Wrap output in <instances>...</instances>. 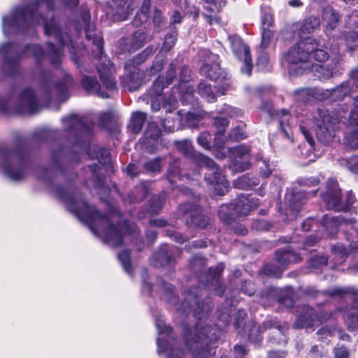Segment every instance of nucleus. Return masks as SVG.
Wrapping results in <instances>:
<instances>
[{"label":"nucleus","instance_id":"1","mask_svg":"<svg viewBox=\"0 0 358 358\" xmlns=\"http://www.w3.org/2000/svg\"><path fill=\"white\" fill-rule=\"evenodd\" d=\"M69 208L83 222H86L93 234L103 236V241L112 247H118L122 243L123 233L111 222H117L119 212L113 213L110 217L100 214L94 206H89L83 199H69Z\"/></svg>","mask_w":358,"mask_h":358},{"label":"nucleus","instance_id":"2","mask_svg":"<svg viewBox=\"0 0 358 358\" xmlns=\"http://www.w3.org/2000/svg\"><path fill=\"white\" fill-rule=\"evenodd\" d=\"M320 46L319 43L313 38L300 40L293 45L285 55L290 72L293 71L300 74L306 70H312L314 67L312 58L320 62L325 61L329 55Z\"/></svg>","mask_w":358,"mask_h":358},{"label":"nucleus","instance_id":"3","mask_svg":"<svg viewBox=\"0 0 358 358\" xmlns=\"http://www.w3.org/2000/svg\"><path fill=\"white\" fill-rule=\"evenodd\" d=\"M41 0H34L27 7H17L8 15L2 17V30L8 36L12 34L24 33L31 26L41 24L45 29V19L38 13Z\"/></svg>","mask_w":358,"mask_h":358},{"label":"nucleus","instance_id":"4","mask_svg":"<svg viewBox=\"0 0 358 358\" xmlns=\"http://www.w3.org/2000/svg\"><path fill=\"white\" fill-rule=\"evenodd\" d=\"M177 149L187 157L194 160L200 166H205L208 172L205 174V180L214 185V192L217 195H224L228 192L229 183L222 171L214 161L201 153L194 151L192 143L188 140L176 141Z\"/></svg>","mask_w":358,"mask_h":358},{"label":"nucleus","instance_id":"5","mask_svg":"<svg viewBox=\"0 0 358 358\" xmlns=\"http://www.w3.org/2000/svg\"><path fill=\"white\" fill-rule=\"evenodd\" d=\"M218 330L215 327L197 323L192 331L185 327L184 338L187 348L192 352L194 358H208L215 354L213 342L217 338Z\"/></svg>","mask_w":358,"mask_h":358},{"label":"nucleus","instance_id":"6","mask_svg":"<svg viewBox=\"0 0 358 358\" xmlns=\"http://www.w3.org/2000/svg\"><path fill=\"white\" fill-rule=\"evenodd\" d=\"M0 52L3 56L1 71L6 75L10 76V74L14 73L18 67L20 59L23 56L28 55L29 52H31L35 58V69H40L41 72L44 69V50L40 45H27L21 50L17 43L8 42L1 46Z\"/></svg>","mask_w":358,"mask_h":358},{"label":"nucleus","instance_id":"7","mask_svg":"<svg viewBox=\"0 0 358 358\" xmlns=\"http://www.w3.org/2000/svg\"><path fill=\"white\" fill-rule=\"evenodd\" d=\"M0 166L3 174L11 181L20 182L27 176V152L19 141L13 149L0 147Z\"/></svg>","mask_w":358,"mask_h":358},{"label":"nucleus","instance_id":"8","mask_svg":"<svg viewBox=\"0 0 358 358\" xmlns=\"http://www.w3.org/2000/svg\"><path fill=\"white\" fill-rule=\"evenodd\" d=\"M83 20L86 26V38L92 41L96 50L98 52L97 56L101 60L100 63L96 64L97 71L102 81L103 85L108 90L115 88L116 82L113 78L115 69L110 62L106 57H103V39L101 36L96 34L94 27L90 24V15L89 13L83 15Z\"/></svg>","mask_w":358,"mask_h":358},{"label":"nucleus","instance_id":"9","mask_svg":"<svg viewBox=\"0 0 358 358\" xmlns=\"http://www.w3.org/2000/svg\"><path fill=\"white\" fill-rule=\"evenodd\" d=\"M355 222L354 219H347L342 216L335 217L327 215L322 219V226L328 236L334 238L338 227L343 231L348 230L347 238L351 241L350 247L352 250L358 251V229L354 227Z\"/></svg>","mask_w":358,"mask_h":358},{"label":"nucleus","instance_id":"10","mask_svg":"<svg viewBox=\"0 0 358 358\" xmlns=\"http://www.w3.org/2000/svg\"><path fill=\"white\" fill-rule=\"evenodd\" d=\"M73 83V78L66 73L52 81L46 77V108L52 107L50 102L52 101L55 104V109L57 110L59 104L69 98V90Z\"/></svg>","mask_w":358,"mask_h":358},{"label":"nucleus","instance_id":"11","mask_svg":"<svg viewBox=\"0 0 358 358\" xmlns=\"http://www.w3.org/2000/svg\"><path fill=\"white\" fill-rule=\"evenodd\" d=\"M322 197L327 208L336 211L347 210L356 201L351 192H348L344 197L341 196L338 182L335 179L328 180L327 191Z\"/></svg>","mask_w":358,"mask_h":358},{"label":"nucleus","instance_id":"12","mask_svg":"<svg viewBox=\"0 0 358 358\" xmlns=\"http://www.w3.org/2000/svg\"><path fill=\"white\" fill-rule=\"evenodd\" d=\"M13 108L19 114L33 115L38 113L41 106L36 91L30 87L22 88L13 104Z\"/></svg>","mask_w":358,"mask_h":358},{"label":"nucleus","instance_id":"13","mask_svg":"<svg viewBox=\"0 0 358 358\" xmlns=\"http://www.w3.org/2000/svg\"><path fill=\"white\" fill-rule=\"evenodd\" d=\"M64 129L72 134L76 143L87 141L93 134L94 124L78 115L71 114L62 119Z\"/></svg>","mask_w":358,"mask_h":358},{"label":"nucleus","instance_id":"14","mask_svg":"<svg viewBox=\"0 0 358 358\" xmlns=\"http://www.w3.org/2000/svg\"><path fill=\"white\" fill-rule=\"evenodd\" d=\"M316 126L315 134L319 141L327 144L333 141L335 136L336 119L331 116L327 111L318 109L314 116Z\"/></svg>","mask_w":358,"mask_h":358},{"label":"nucleus","instance_id":"15","mask_svg":"<svg viewBox=\"0 0 358 358\" xmlns=\"http://www.w3.org/2000/svg\"><path fill=\"white\" fill-rule=\"evenodd\" d=\"M351 89L348 83H343L341 85L331 90H316L312 92L310 89H301L295 92L296 99L301 101H307L308 96L312 93L313 95L321 100L331 99L333 101H338L343 99L346 96L349 95Z\"/></svg>","mask_w":358,"mask_h":358},{"label":"nucleus","instance_id":"16","mask_svg":"<svg viewBox=\"0 0 358 358\" xmlns=\"http://www.w3.org/2000/svg\"><path fill=\"white\" fill-rule=\"evenodd\" d=\"M273 327H274L273 331L274 336L270 338V341L276 343H280L281 341L285 342L284 331L287 328L284 327L280 328V325H278L276 322L273 324L271 320L266 321L262 327L257 326L255 322H251L248 324V327H250L248 334L250 340L255 343H259L262 339L261 334L263 332V331L268 328H272Z\"/></svg>","mask_w":358,"mask_h":358},{"label":"nucleus","instance_id":"17","mask_svg":"<svg viewBox=\"0 0 358 358\" xmlns=\"http://www.w3.org/2000/svg\"><path fill=\"white\" fill-rule=\"evenodd\" d=\"M177 215L180 218L189 217L190 220H187V224H194L201 229L206 228L210 221L208 216L201 213V210L199 206L191 203L181 204L178 207Z\"/></svg>","mask_w":358,"mask_h":358},{"label":"nucleus","instance_id":"18","mask_svg":"<svg viewBox=\"0 0 358 358\" xmlns=\"http://www.w3.org/2000/svg\"><path fill=\"white\" fill-rule=\"evenodd\" d=\"M193 308L195 316L201 319L211 310V305L208 301L200 303L198 301L197 294L190 292L185 298L178 311L181 315H187L192 311Z\"/></svg>","mask_w":358,"mask_h":358},{"label":"nucleus","instance_id":"19","mask_svg":"<svg viewBox=\"0 0 358 358\" xmlns=\"http://www.w3.org/2000/svg\"><path fill=\"white\" fill-rule=\"evenodd\" d=\"M228 38L234 55L240 60H243L244 65L241 69L242 72L250 75L253 65L249 48L237 35H230Z\"/></svg>","mask_w":358,"mask_h":358},{"label":"nucleus","instance_id":"20","mask_svg":"<svg viewBox=\"0 0 358 358\" xmlns=\"http://www.w3.org/2000/svg\"><path fill=\"white\" fill-rule=\"evenodd\" d=\"M331 313L320 311L319 313L312 308L306 306L303 308L297 322L299 327L308 328L318 326L323 322L330 319Z\"/></svg>","mask_w":358,"mask_h":358},{"label":"nucleus","instance_id":"21","mask_svg":"<svg viewBox=\"0 0 358 358\" xmlns=\"http://www.w3.org/2000/svg\"><path fill=\"white\" fill-rule=\"evenodd\" d=\"M46 35L53 36L60 45L69 48L71 53L72 54V60L78 66L79 65L78 59L74 52V46L69 35L67 33H63L55 22H51V26L50 27L46 24Z\"/></svg>","mask_w":358,"mask_h":358},{"label":"nucleus","instance_id":"22","mask_svg":"<svg viewBox=\"0 0 358 358\" xmlns=\"http://www.w3.org/2000/svg\"><path fill=\"white\" fill-rule=\"evenodd\" d=\"M232 157L231 169L237 171H243L249 168L248 156L250 154L249 148L243 145L229 150Z\"/></svg>","mask_w":358,"mask_h":358},{"label":"nucleus","instance_id":"23","mask_svg":"<svg viewBox=\"0 0 358 358\" xmlns=\"http://www.w3.org/2000/svg\"><path fill=\"white\" fill-rule=\"evenodd\" d=\"M157 345L158 352L164 355L166 358H182L184 356V351L176 348L175 341L167 342L162 338H159L157 339Z\"/></svg>","mask_w":358,"mask_h":358},{"label":"nucleus","instance_id":"24","mask_svg":"<svg viewBox=\"0 0 358 358\" xmlns=\"http://www.w3.org/2000/svg\"><path fill=\"white\" fill-rule=\"evenodd\" d=\"M318 190V187L309 192H301L293 190L286 195L285 199L293 208L297 210L298 208L304 203L308 195L315 196Z\"/></svg>","mask_w":358,"mask_h":358},{"label":"nucleus","instance_id":"25","mask_svg":"<svg viewBox=\"0 0 358 358\" xmlns=\"http://www.w3.org/2000/svg\"><path fill=\"white\" fill-rule=\"evenodd\" d=\"M257 203L248 197L241 196L234 204V210L237 215L245 216L257 206Z\"/></svg>","mask_w":358,"mask_h":358},{"label":"nucleus","instance_id":"26","mask_svg":"<svg viewBox=\"0 0 358 358\" xmlns=\"http://www.w3.org/2000/svg\"><path fill=\"white\" fill-rule=\"evenodd\" d=\"M323 21L326 22V32L328 36L330 31L334 30L338 24L339 15L331 7H326L323 9L322 15Z\"/></svg>","mask_w":358,"mask_h":358},{"label":"nucleus","instance_id":"27","mask_svg":"<svg viewBox=\"0 0 358 358\" xmlns=\"http://www.w3.org/2000/svg\"><path fill=\"white\" fill-rule=\"evenodd\" d=\"M213 64L205 63L201 68V72L204 76L210 78L211 80H217L222 76V71L220 65L215 60L218 58L217 55H212Z\"/></svg>","mask_w":358,"mask_h":358},{"label":"nucleus","instance_id":"28","mask_svg":"<svg viewBox=\"0 0 358 358\" xmlns=\"http://www.w3.org/2000/svg\"><path fill=\"white\" fill-rule=\"evenodd\" d=\"M81 85L89 93L95 94L102 98H108V95L106 92L101 90V85L96 78L83 76L81 79Z\"/></svg>","mask_w":358,"mask_h":358},{"label":"nucleus","instance_id":"29","mask_svg":"<svg viewBox=\"0 0 358 358\" xmlns=\"http://www.w3.org/2000/svg\"><path fill=\"white\" fill-rule=\"evenodd\" d=\"M62 56L60 48L52 42L46 43V60L48 59L55 68H58L61 65Z\"/></svg>","mask_w":358,"mask_h":358},{"label":"nucleus","instance_id":"30","mask_svg":"<svg viewBox=\"0 0 358 358\" xmlns=\"http://www.w3.org/2000/svg\"><path fill=\"white\" fill-rule=\"evenodd\" d=\"M276 259L281 266L291 263H298L301 260L300 255L289 250H278L276 252Z\"/></svg>","mask_w":358,"mask_h":358},{"label":"nucleus","instance_id":"31","mask_svg":"<svg viewBox=\"0 0 358 358\" xmlns=\"http://www.w3.org/2000/svg\"><path fill=\"white\" fill-rule=\"evenodd\" d=\"M169 247L167 245H163L160 247L157 253L153 255L155 260V266H166L171 265L173 262V257L169 252Z\"/></svg>","mask_w":358,"mask_h":358},{"label":"nucleus","instance_id":"32","mask_svg":"<svg viewBox=\"0 0 358 358\" xmlns=\"http://www.w3.org/2000/svg\"><path fill=\"white\" fill-rule=\"evenodd\" d=\"M339 64V60L336 59L335 61L332 60L331 63L327 65L319 66L316 70L320 78L324 80L331 78L336 73Z\"/></svg>","mask_w":358,"mask_h":358},{"label":"nucleus","instance_id":"33","mask_svg":"<svg viewBox=\"0 0 358 358\" xmlns=\"http://www.w3.org/2000/svg\"><path fill=\"white\" fill-rule=\"evenodd\" d=\"M320 25V19L315 17H310L305 20L303 24L301 26L300 29L299 30V36L301 38V40H304L307 37L306 34H310L315 29L318 28Z\"/></svg>","mask_w":358,"mask_h":358},{"label":"nucleus","instance_id":"34","mask_svg":"<svg viewBox=\"0 0 358 358\" xmlns=\"http://www.w3.org/2000/svg\"><path fill=\"white\" fill-rule=\"evenodd\" d=\"M214 124L218 129L215 138V143L217 147L222 148L224 145V141L222 139V137L224 133L225 128L229 124V122L226 118L216 117Z\"/></svg>","mask_w":358,"mask_h":358},{"label":"nucleus","instance_id":"35","mask_svg":"<svg viewBox=\"0 0 358 358\" xmlns=\"http://www.w3.org/2000/svg\"><path fill=\"white\" fill-rule=\"evenodd\" d=\"M146 115L141 112H135L132 114L130 129L134 133H139L145 122Z\"/></svg>","mask_w":358,"mask_h":358},{"label":"nucleus","instance_id":"36","mask_svg":"<svg viewBox=\"0 0 358 358\" xmlns=\"http://www.w3.org/2000/svg\"><path fill=\"white\" fill-rule=\"evenodd\" d=\"M217 213L220 219L228 224L234 219V216L236 215L234 210V204L220 206Z\"/></svg>","mask_w":358,"mask_h":358},{"label":"nucleus","instance_id":"37","mask_svg":"<svg viewBox=\"0 0 358 358\" xmlns=\"http://www.w3.org/2000/svg\"><path fill=\"white\" fill-rule=\"evenodd\" d=\"M198 93L205 99L208 102H215L216 96L213 92L210 84L205 82H201L197 88Z\"/></svg>","mask_w":358,"mask_h":358},{"label":"nucleus","instance_id":"38","mask_svg":"<svg viewBox=\"0 0 358 358\" xmlns=\"http://www.w3.org/2000/svg\"><path fill=\"white\" fill-rule=\"evenodd\" d=\"M258 185V179L250 178L249 175H243L234 181V186L238 189H248Z\"/></svg>","mask_w":358,"mask_h":358},{"label":"nucleus","instance_id":"39","mask_svg":"<svg viewBox=\"0 0 358 358\" xmlns=\"http://www.w3.org/2000/svg\"><path fill=\"white\" fill-rule=\"evenodd\" d=\"M206 115V113L201 110L188 112L185 115V123L189 127H195Z\"/></svg>","mask_w":358,"mask_h":358},{"label":"nucleus","instance_id":"40","mask_svg":"<svg viewBox=\"0 0 358 358\" xmlns=\"http://www.w3.org/2000/svg\"><path fill=\"white\" fill-rule=\"evenodd\" d=\"M145 34L141 31H134L131 38H129V43L130 44L129 50H135L143 46L145 43Z\"/></svg>","mask_w":358,"mask_h":358},{"label":"nucleus","instance_id":"41","mask_svg":"<svg viewBox=\"0 0 358 358\" xmlns=\"http://www.w3.org/2000/svg\"><path fill=\"white\" fill-rule=\"evenodd\" d=\"M150 0H144L141 10L136 14L134 23L138 26L145 22L148 19V12L150 6Z\"/></svg>","mask_w":358,"mask_h":358},{"label":"nucleus","instance_id":"42","mask_svg":"<svg viewBox=\"0 0 358 358\" xmlns=\"http://www.w3.org/2000/svg\"><path fill=\"white\" fill-rule=\"evenodd\" d=\"M278 115L280 117V125L282 132L285 136L289 138V132L286 129L285 126H289L291 124L290 120L292 117L289 115L288 112L285 109L281 110Z\"/></svg>","mask_w":358,"mask_h":358},{"label":"nucleus","instance_id":"43","mask_svg":"<svg viewBox=\"0 0 358 358\" xmlns=\"http://www.w3.org/2000/svg\"><path fill=\"white\" fill-rule=\"evenodd\" d=\"M177 36L178 34L176 30L171 29V31L165 36L164 41L162 47V50L166 52L169 51L175 45Z\"/></svg>","mask_w":358,"mask_h":358},{"label":"nucleus","instance_id":"44","mask_svg":"<svg viewBox=\"0 0 358 358\" xmlns=\"http://www.w3.org/2000/svg\"><path fill=\"white\" fill-rule=\"evenodd\" d=\"M166 199L165 194L159 196H155L152 198L151 203L150 204L148 211L150 213H158L161 210L164 201Z\"/></svg>","mask_w":358,"mask_h":358},{"label":"nucleus","instance_id":"45","mask_svg":"<svg viewBox=\"0 0 358 358\" xmlns=\"http://www.w3.org/2000/svg\"><path fill=\"white\" fill-rule=\"evenodd\" d=\"M142 83L140 78L139 71H136L129 76V80L127 83V87L129 91H135L138 90Z\"/></svg>","mask_w":358,"mask_h":358},{"label":"nucleus","instance_id":"46","mask_svg":"<svg viewBox=\"0 0 358 358\" xmlns=\"http://www.w3.org/2000/svg\"><path fill=\"white\" fill-rule=\"evenodd\" d=\"M165 85L166 83L164 81V78L159 77L152 85L150 91V96L153 97L164 98L162 94Z\"/></svg>","mask_w":358,"mask_h":358},{"label":"nucleus","instance_id":"47","mask_svg":"<svg viewBox=\"0 0 358 358\" xmlns=\"http://www.w3.org/2000/svg\"><path fill=\"white\" fill-rule=\"evenodd\" d=\"M341 41H343L348 48L352 50L358 45V33L354 31H350Z\"/></svg>","mask_w":358,"mask_h":358},{"label":"nucleus","instance_id":"48","mask_svg":"<svg viewBox=\"0 0 358 358\" xmlns=\"http://www.w3.org/2000/svg\"><path fill=\"white\" fill-rule=\"evenodd\" d=\"M118 259L121 262L124 271L128 273H131V266L130 263V252L124 250L118 255Z\"/></svg>","mask_w":358,"mask_h":358},{"label":"nucleus","instance_id":"49","mask_svg":"<svg viewBox=\"0 0 358 358\" xmlns=\"http://www.w3.org/2000/svg\"><path fill=\"white\" fill-rule=\"evenodd\" d=\"M273 37V31L271 29L262 27V42L260 43V48L262 49L266 48L270 45Z\"/></svg>","mask_w":358,"mask_h":358},{"label":"nucleus","instance_id":"50","mask_svg":"<svg viewBox=\"0 0 358 358\" xmlns=\"http://www.w3.org/2000/svg\"><path fill=\"white\" fill-rule=\"evenodd\" d=\"M345 143L351 149L358 148V129L350 131L345 136Z\"/></svg>","mask_w":358,"mask_h":358},{"label":"nucleus","instance_id":"51","mask_svg":"<svg viewBox=\"0 0 358 358\" xmlns=\"http://www.w3.org/2000/svg\"><path fill=\"white\" fill-rule=\"evenodd\" d=\"M332 252L338 257V261L342 262L344 259L348 255V250L342 245L337 244L331 248Z\"/></svg>","mask_w":358,"mask_h":358},{"label":"nucleus","instance_id":"52","mask_svg":"<svg viewBox=\"0 0 358 358\" xmlns=\"http://www.w3.org/2000/svg\"><path fill=\"white\" fill-rule=\"evenodd\" d=\"M13 92L10 90L5 96H0V112H6L12 103Z\"/></svg>","mask_w":358,"mask_h":358},{"label":"nucleus","instance_id":"53","mask_svg":"<svg viewBox=\"0 0 358 358\" xmlns=\"http://www.w3.org/2000/svg\"><path fill=\"white\" fill-rule=\"evenodd\" d=\"M245 125L241 123L237 125L230 134L231 138L235 141H240L246 138V135L244 131Z\"/></svg>","mask_w":358,"mask_h":358},{"label":"nucleus","instance_id":"54","mask_svg":"<svg viewBox=\"0 0 358 358\" xmlns=\"http://www.w3.org/2000/svg\"><path fill=\"white\" fill-rule=\"evenodd\" d=\"M206 265V260L200 257H194L191 263L192 269L196 273L204 271Z\"/></svg>","mask_w":358,"mask_h":358},{"label":"nucleus","instance_id":"55","mask_svg":"<svg viewBox=\"0 0 358 358\" xmlns=\"http://www.w3.org/2000/svg\"><path fill=\"white\" fill-rule=\"evenodd\" d=\"M349 122L352 125H358V96L354 98L353 107L350 115Z\"/></svg>","mask_w":358,"mask_h":358},{"label":"nucleus","instance_id":"56","mask_svg":"<svg viewBox=\"0 0 358 358\" xmlns=\"http://www.w3.org/2000/svg\"><path fill=\"white\" fill-rule=\"evenodd\" d=\"M211 136L208 132L201 133L197 138L198 143L203 148L208 150L210 148Z\"/></svg>","mask_w":358,"mask_h":358},{"label":"nucleus","instance_id":"57","mask_svg":"<svg viewBox=\"0 0 358 358\" xmlns=\"http://www.w3.org/2000/svg\"><path fill=\"white\" fill-rule=\"evenodd\" d=\"M299 184L303 187H315L320 184V180L315 177L300 178L298 180Z\"/></svg>","mask_w":358,"mask_h":358},{"label":"nucleus","instance_id":"58","mask_svg":"<svg viewBox=\"0 0 358 358\" xmlns=\"http://www.w3.org/2000/svg\"><path fill=\"white\" fill-rule=\"evenodd\" d=\"M161 131L158 126L155 123H150L148 124L146 135L152 139H157L160 136Z\"/></svg>","mask_w":358,"mask_h":358},{"label":"nucleus","instance_id":"59","mask_svg":"<svg viewBox=\"0 0 358 358\" xmlns=\"http://www.w3.org/2000/svg\"><path fill=\"white\" fill-rule=\"evenodd\" d=\"M31 141L36 143L43 142L45 140V129L43 127L36 129L31 134Z\"/></svg>","mask_w":358,"mask_h":358},{"label":"nucleus","instance_id":"60","mask_svg":"<svg viewBox=\"0 0 358 358\" xmlns=\"http://www.w3.org/2000/svg\"><path fill=\"white\" fill-rule=\"evenodd\" d=\"M145 169L150 172H159L161 169V162L159 159L150 160L145 164Z\"/></svg>","mask_w":358,"mask_h":358},{"label":"nucleus","instance_id":"61","mask_svg":"<svg viewBox=\"0 0 358 358\" xmlns=\"http://www.w3.org/2000/svg\"><path fill=\"white\" fill-rule=\"evenodd\" d=\"M346 167L352 172L358 173V156L344 160Z\"/></svg>","mask_w":358,"mask_h":358},{"label":"nucleus","instance_id":"62","mask_svg":"<svg viewBox=\"0 0 358 358\" xmlns=\"http://www.w3.org/2000/svg\"><path fill=\"white\" fill-rule=\"evenodd\" d=\"M327 263V258L325 256H317L310 260V266L316 268L326 265Z\"/></svg>","mask_w":358,"mask_h":358},{"label":"nucleus","instance_id":"63","mask_svg":"<svg viewBox=\"0 0 358 358\" xmlns=\"http://www.w3.org/2000/svg\"><path fill=\"white\" fill-rule=\"evenodd\" d=\"M169 177L171 182L174 178H180V171L178 169V162H175L171 164L169 169Z\"/></svg>","mask_w":358,"mask_h":358},{"label":"nucleus","instance_id":"64","mask_svg":"<svg viewBox=\"0 0 358 358\" xmlns=\"http://www.w3.org/2000/svg\"><path fill=\"white\" fill-rule=\"evenodd\" d=\"M260 173L264 178H267L271 174V169L269 167V164L266 160H262L259 162Z\"/></svg>","mask_w":358,"mask_h":358}]
</instances>
